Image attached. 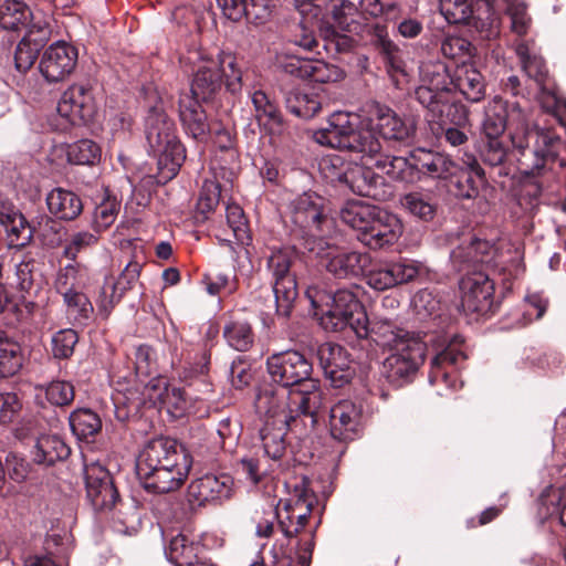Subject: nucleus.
<instances>
[{
	"label": "nucleus",
	"instance_id": "nucleus-25",
	"mask_svg": "<svg viewBox=\"0 0 566 566\" xmlns=\"http://www.w3.org/2000/svg\"><path fill=\"white\" fill-rule=\"evenodd\" d=\"M363 165L374 166L376 169L387 175L391 180L402 182L416 181V171L413 160L401 156H389L382 153V145L379 140V147L374 154H365L360 158Z\"/></svg>",
	"mask_w": 566,
	"mask_h": 566
},
{
	"label": "nucleus",
	"instance_id": "nucleus-49",
	"mask_svg": "<svg viewBox=\"0 0 566 566\" xmlns=\"http://www.w3.org/2000/svg\"><path fill=\"white\" fill-rule=\"evenodd\" d=\"M97 242L98 237L93 232L85 230L73 232L63 245L62 255L75 262L80 253L95 247Z\"/></svg>",
	"mask_w": 566,
	"mask_h": 566
},
{
	"label": "nucleus",
	"instance_id": "nucleus-62",
	"mask_svg": "<svg viewBox=\"0 0 566 566\" xmlns=\"http://www.w3.org/2000/svg\"><path fill=\"white\" fill-rule=\"evenodd\" d=\"M169 388L168 381L163 376H157L144 386V408L161 410V406Z\"/></svg>",
	"mask_w": 566,
	"mask_h": 566
},
{
	"label": "nucleus",
	"instance_id": "nucleus-10",
	"mask_svg": "<svg viewBox=\"0 0 566 566\" xmlns=\"http://www.w3.org/2000/svg\"><path fill=\"white\" fill-rule=\"evenodd\" d=\"M295 259L296 252L290 248L272 251L268 259V269L273 277L276 312L282 316L290 315L297 297L296 280L291 272Z\"/></svg>",
	"mask_w": 566,
	"mask_h": 566
},
{
	"label": "nucleus",
	"instance_id": "nucleus-23",
	"mask_svg": "<svg viewBox=\"0 0 566 566\" xmlns=\"http://www.w3.org/2000/svg\"><path fill=\"white\" fill-rule=\"evenodd\" d=\"M361 427V408L352 400H340L329 411V430L334 439L353 440Z\"/></svg>",
	"mask_w": 566,
	"mask_h": 566
},
{
	"label": "nucleus",
	"instance_id": "nucleus-37",
	"mask_svg": "<svg viewBox=\"0 0 566 566\" xmlns=\"http://www.w3.org/2000/svg\"><path fill=\"white\" fill-rule=\"evenodd\" d=\"M285 424L274 423L272 420L263 422V427L260 430V438L264 453L273 461L280 460L285 453Z\"/></svg>",
	"mask_w": 566,
	"mask_h": 566
},
{
	"label": "nucleus",
	"instance_id": "nucleus-30",
	"mask_svg": "<svg viewBox=\"0 0 566 566\" xmlns=\"http://www.w3.org/2000/svg\"><path fill=\"white\" fill-rule=\"evenodd\" d=\"M411 160H413L416 180L419 174L431 178H448L455 168V164L447 155L427 149H416L411 154Z\"/></svg>",
	"mask_w": 566,
	"mask_h": 566
},
{
	"label": "nucleus",
	"instance_id": "nucleus-59",
	"mask_svg": "<svg viewBox=\"0 0 566 566\" xmlns=\"http://www.w3.org/2000/svg\"><path fill=\"white\" fill-rule=\"evenodd\" d=\"M358 6L352 0H333L332 17L339 29L348 31L357 22Z\"/></svg>",
	"mask_w": 566,
	"mask_h": 566
},
{
	"label": "nucleus",
	"instance_id": "nucleus-44",
	"mask_svg": "<svg viewBox=\"0 0 566 566\" xmlns=\"http://www.w3.org/2000/svg\"><path fill=\"white\" fill-rule=\"evenodd\" d=\"M370 167V165L356 166L344 174V180L353 192L363 197L374 196L377 177Z\"/></svg>",
	"mask_w": 566,
	"mask_h": 566
},
{
	"label": "nucleus",
	"instance_id": "nucleus-31",
	"mask_svg": "<svg viewBox=\"0 0 566 566\" xmlns=\"http://www.w3.org/2000/svg\"><path fill=\"white\" fill-rule=\"evenodd\" d=\"M49 212L57 220L73 221L83 211L81 197L72 190L56 187L45 198Z\"/></svg>",
	"mask_w": 566,
	"mask_h": 566
},
{
	"label": "nucleus",
	"instance_id": "nucleus-51",
	"mask_svg": "<svg viewBox=\"0 0 566 566\" xmlns=\"http://www.w3.org/2000/svg\"><path fill=\"white\" fill-rule=\"evenodd\" d=\"M161 409L172 418H181L186 415L197 413L186 392L178 387H170L165 396Z\"/></svg>",
	"mask_w": 566,
	"mask_h": 566
},
{
	"label": "nucleus",
	"instance_id": "nucleus-43",
	"mask_svg": "<svg viewBox=\"0 0 566 566\" xmlns=\"http://www.w3.org/2000/svg\"><path fill=\"white\" fill-rule=\"evenodd\" d=\"M165 553L169 562L176 566H198L199 564L196 547L184 535L172 537Z\"/></svg>",
	"mask_w": 566,
	"mask_h": 566
},
{
	"label": "nucleus",
	"instance_id": "nucleus-18",
	"mask_svg": "<svg viewBox=\"0 0 566 566\" xmlns=\"http://www.w3.org/2000/svg\"><path fill=\"white\" fill-rule=\"evenodd\" d=\"M368 127L378 130L384 139L405 140L415 134L416 125L411 118L398 116L391 108L374 103L368 109Z\"/></svg>",
	"mask_w": 566,
	"mask_h": 566
},
{
	"label": "nucleus",
	"instance_id": "nucleus-8",
	"mask_svg": "<svg viewBox=\"0 0 566 566\" xmlns=\"http://www.w3.org/2000/svg\"><path fill=\"white\" fill-rule=\"evenodd\" d=\"M515 53L522 70L537 86L538 93L536 98L542 108L547 113H552L560 125H566V101L560 99L556 95L554 82L549 77L543 57L525 41H520L515 44Z\"/></svg>",
	"mask_w": 566,
	"mask_h": 566
},
{
	"label": "nucleus",
	"instance_id": "nucleus-39",
	"mask_svg": "<svg viewBox=\"0 0 566 566\" xmlns=\"http://www.w3.org/2000/svg\"><path fill=\"white\" fill-rule=\"evenodd\" d=\"M113 400L118 420L125 421L138 417L142 409V392L138 386L118 388Z\"/></svg>",
	"mask_w": 566,
	"mask_h": 566
},
{
	"label": "nucleus",
	"instance_id": "nucleus-41",
	"mask_svg": "<svg viewBox=\"0 0 566 566\" xmlns=\"http://www.w3.org/2000/svg\"><path fill=\"white\" fill-rule=\"evenodd\" d=\"M285 104L292 114L305 119L314 117L321 109L317 95L302 90L291 91L286 95Z\"/></svg>",
	"mask_w": 566,
	"mask_h": 566
},
{
	"label": "nucleus",
	"instance_id": "nucleus-26",
	"mask_svg": "<svg viewBox=\"0 0 566 566\" xmlns=\"http://www.w3.org/2000/svg\"><path fill=\"white\" fill-rule=\"evenodd\" d=\"M140 271V264L133 260L126 264L117 281L113 277L106 279L99 294V311L108 315L114 304L120 300L124 291L132 289L138 282Z\"/></svg>",
	"mask_w": 566,
	"mask_h": 566
},
{
	"label": "nucleus",
	"instance_id": "nucleus-1",
	"mask_svg": "<svg viewBox=\"0 0 566 566\" xmlns=\"http://www.w3.org/2000/svg\"><path fill=\"white\" fill-rule=\"evenodd\" d=\"M421 84L416 88L417 101L427 108L434 118L449 117L457 125L469 120L465 106L453 99L452 87L467 101L478 103L485 96V82L473 63L463 62L449 74L442 62H427L420 65Z\"/></svg>",
	"mask_w": 566,
	"mask_h": 566
},
{
	"label": "nucleus",
	"instance_id": "nucleus-6",
	"mask_svg": "<svg viewBox=\"0 0 566 566\" xmlns=\"http://www.w3.org/2000/svg\"><path fill=\"white\" fill-rule=\"evenodd\" d=\"M316 502V496L310 489V481L303 476L294 485L293 497L284 502L283 511L269 510L261 514L255 512L253 522L255 523V535L260 538H269L273 534L274 520L277 518L279 527L283 535L291 539L294 538L307 523V518Z\"/></svg>",
	"mask_w": 566,
	"mask_h": 566
},
{
	"label": "nucleus",
	"instance_id": "nucleus-20",
	"mask_svg": "<svg viewBox=\"0 0 566 566\" xmlns=\"http://www.w3.org/2000/svg\"><path fill=\"white\" fill-rule=\"evenodd\" d=\"M191 468V460L175 462L172 465L144 468V490L154 493L172 492L182 484Z\"/></svg>",
	"mask_w": 566,
	"mask_h": 566
},
{
	"label": "nucleus",
	"instance_id": "nucleus-56",
	"mask_svg": "<svg viewBox=\"0 0 566 566\" xmlns=\"http://www.w3.org/2000/svg\"><path fill=\"white\" fill-rule=\"evenodd\" d=\"M81 265L76 262H71L62 268L55 277L54 289L57 294L64 295L70 292L81 289L80 284Z\"/></svg>",
	"mask_w": 566,
	"mask_h": 566
},
{
	"label": "nucleus",
	"instance_id": "nucleus-15",
	"mask_svg": "<svg viewBox=\"0 0 566 566\" xmlns=\"http://www.w3.org/2000/svg\"><path fill=\"white\" fill-rule=\"evenodd\" d=\"M86 497L96 513H108L118 500V492L108 470L98 462L84 467Z\"/></svg>",
	"mask_w": 566,
	"mask_h": 566
},
{
	"label": "nucleus",
	"instance_id": "nucleus-34",
	"mask_svg": "<svg viewBox=\"0 0 566 566\" xmlns=\"http://www.w3.org/2000/svg\"><path fill=\"white\" fill-rule=\"evenodd\" d=\"M378 207L361 200L347 201L340 209L342 221L358 231V234L366 232L373 219L376 217Z\"/></svg>",
	"mask_w": 566,
	"mask_h": 566
},
{
	"label": "nucleus",
	"instance_id": "nucleus-58",
	"mask_svg": "<svg viewBox=\"0 0 566 566\" xmlns=\"http://www.w3.org/2000/svg\"><path fill=\"white\" fill-rule=\"evenodd\" d=\"M78 342L77 333L72 328L56 332L52 337V354L55 358L66 359L73 355Z\"/></svg>",
	"mask_w": 566,
	"mask_h": 566
},
{
	"label": "nucleus",
	"instance_id": "nucleus-7",
	"mask_svg": "<svg viewBox=\"0 0 566 566\" xmlns=\"http://www.w3.org/2000/svg\"><path fill=\"white\" fill-rule=\"evenodd\" d=\"M314 140L323 146L357 153L374 154L379 147V139L370 128H355L353 116L345 112L331 115L327 126L316 130Z\"/></svg>",
	"mask_w": 566,
	"mask_h": 566
},
{
	"label": "nucleus",
	"instance_id": "nucleus-54",
	"mask_svg": "<svg viewBox=\"0 0 566 566\" xmlns=\"http://www.w3.org/2000/svg\"><path fill=\"white\" fill-rule=\"evenodd\" d=\"M535 137L534 154L544 160H555L557 158L556 146L560 138L548 129L532 130L530 139Z\"/></svg>",
	"mask_w": 566,
	"mask_h": 566
},
{
	"label": "nucleus",
	"instance_id": "nucleus-19",
	"mask_svg": "<svg viewBox=\"0 0 566 566\" xmlns=\"http://www.w3.org/2000/svg\"><path fill=\"white\" fill-rule=\"evenodd\" d=\"M322 201L319 196L308 192L294 200V221L308 229L307 239L323 238L332 228V220L322 212Z\"/></svg>",
	"mask_w": 566,
	"mask_h": 566
},
{
	"label": "nucleus",
	"instance_id": "nucleus-27",
	"mask_svg": "<svg viewBox=\"0 0 566 566\" xmlns=\"http://www.w3.org/2000/svg\"><path fill=\"white\" fill-rule=\"evenodd\" d=\"M185 460H191L186 450L176 440L158 437L144 446V468H156Z\"/></svg>",
	"mask_w": 566,
	"mask_h": 566
},
{
	"label": "nucleus",
	"instance_id": "nucleus-61",
	"mask_svg": "<svg viewBox=\"0 0 566 566\" xmlns=\"http://www.w3.org/2000/svg\"><path fill=\"white\" fill-rule=\"evenodd\" d=\"M119 203L115 199L107 198L96 206L93 217V228L101 232L111 227L118 214Z\"/></svg>",
	"mask_w": 566,
	"mask_h": 566
},
{
	"label": "nucleus",
	"instance_id": "nucleus-38",
	"mask_svg": "<svg viewBox=\"0 0 566 566\" xmlns=\"http://www.w3.org/2000/svg\"><path fill=\"white\" fill-rule=\"evenodd\" d=\"M30 8L18 0H7L0 7V27L6 30L19 31L25 28L32 18Z\"/></svg>",
	"mask_w": 566,
	"mask_h": 566
},
{
	"label": "nucleus",
	"instance_id": "nucleus-47",
	"mask_svg": "<svg viewBox=\"0 0 566 566\" xmlns=\"http://www.w3.org/2000/svg\"><path fill=\"white\" fill-rule=\"evenodd\" d=\"M401 206L412 216L424 221L432 220L436 213V205L428 193L409 192L401 200Z\"/></svg>",
	"mask_w": 566,
	"mask_h": 566
},
{
	"label": "nucleus",
	"instance_id": "nucleus-11",
	"mask_svg": "<svg viewBox=\"0 0 566 566\" xmlns=\"http://www.w3.org/2000/svg\"><path fill=\"white\" fill-rule=\"evenodd\" d=\"M296 406L286 417L285 430L297 439L308 438L317 423V412L323 406V389L319 381L305 382V391L295 394Z\"/></svg>",
	"mask_w": 566,
	"mask_h": 566
},
{
	"label": "nucleus",
	"instance_id": "nucleus-55",
	"mask_svg": "<svg viewBox=\"0 0 566 566\" xmlns=\"http://www.w3.org/2000/svg\"><path fill=\"white\" fill-rule=\"evenodd\" d=\"M307 73L306 78L318 83L337 82L344 77V72L338 66L318 59H310Z\"/></svg>",
	"mask_w": 566,
	"mask_h": 566
},
{
	"label": "nucleus",
	"instance_id": "nucleus-9",
	"mask_svg": "<svg viewBox=\"0 0 566 566\" xmlns=\"http://www.w3.org/2000/svg\"><path fill=\"white\" fill-rule=\"evenodd\" d=\"M307 250L325 262L333 275L345 279L360 275L370 262L367 253L346 251L323 238L306 239Z\"/></svg>",
	"mask_w": 566,
	"mask_h": 566
},
{
	"label": "nucleus",
	"instance_id": "nucleus-21",
	"mask_svg": "<svg viewBox=\"0 0 566 566\" xmlns=\"http://www.w3.org/2000/svg\"><path fill=\"white\" fill-rule=\"evenodd\" d=\"M319 365L334 387H342L350 381L354 370L347 350L340 345L325 343L318 348Z\"/></svg>",
	"mask_w": 566,
	"mask_h": 566
},
{
	"label": "nucleus",
	"instance_id": "nucleus-28",
	"mask_svg": "<svg viewBox=\"0 0 566 566\" xmlns=\"http://www.w3.org/2000/svg\"><path fill=\"white\" fill-rule=\"evenodd\" d=\"M467 359V355L453 343L437 354L431 360L429 380L431 384L442 382L449 388H455L453 373Z\"/></svg>",
	"mask_w": 566,
	"mask_h": 566
},
{
	"label": "nucleus",
	"instance_id": "nucleus-60",
	"mask_svg": "<svg viewBox=\"0 0 566 566\" xmlns=\"http://www.w3.org/2000/svg\"><path fill=\"white\" fill-rule=\"evenodd\" d=\"M226 218L234 239L242 244L248 242L250 240L248 234V221L242 208L237 203H229L226 208Z\"/></svg>",
	"mask_w": 566,
	"mask_h": 566
},
{
	"label": "nucleus",
	"instance_id": "nucleus-12",
	"mask_svg": "<svg viewBox=\"0 0 566 566\" xmlns=\"http://www.w3.org/2000/svg\"><path fill=\"white\" fill-rule=\"evenodd\" d=\"M266 368L272 380L289 389L303 387L304 382L317 381L311 378L312 363L296 350H286L270 356Z\"/></svg>",
	"mask_w": 566,
	"mask_h": 566
},
{
	"label": "nucleus",
	"instance_id": "nucleus-16",
	"mask_svg": "<svg viewBox=\"0 0 566 566\" xmlns=\"http://www.w3.org/2000/svg\"><path fill=\"white\" fill-rule=\"evenodd\" d=\"M233 485V479L228 474H206L188 485L187 501L192 509L222 502L232 496Z\"/></svg>",
	"mask_w": 566,
	"mask_h": 566
},
{
	"label": "nucleus",
	"instance_id": "nucleus-42",
	"mask_svg": "<svg viewBox=\"0 0 566 566\" xmlns=\"http://www.w3.org/2000/svg\"><path fill=\"white\" fill-rule=\"evenodd\" d=\"M505 125V101L494 97L485 109L482 129L485 138L502 137Z\"/></svg>",
	"mask_w": 566,
	"mask_h": 566
},
{
	"label": "nucleus",
	"instance_id": "nucleus-50",
	"mask_svg": "<svg viewBox=\"0 0 566 566\" xmlns=\"http://www.w3.org/2000/svg\"><path fill=\"white\" fill-rule=\"evenodd\" d=\"M22 366V355L17 343L0 339V377H10Z\"/></svg>",
	"mask_w": 566,
	"mask_h": 566
},
{
	"label": "nucleus",
	"instance_id": "nucleus-2",
	"mask_svg": "<svg viewBox=\"0 0 566 566\" xmlns=\"http://www.w3.org/2000/svg\"><path fill=\"white\" fill-rule=\"evenodd\" d=\"M167 99L157 87L144 88V135L148 145L149 170L156 168V175H149L158 184L171 180L186 159V150L175 135V124L166 113Z\"/></svg>",
	"mask_w": 566,
	"mask_h": 566
},
{
	"label": "nucleus",
	"instance_id": "nucleus-36",
	"mask_svg": "<svg viewBox=\"0 0 566 566\" xmlns=\"http://www.w3.org/2000/svg\"><path fill=\"white\" fill-rule=\"evenodd\" d=\"M218 70L221 74V84L224 83L231 93H238L242 88L243 62L230 52H221L217 60Z\"/></svg>",
	"mask_w": 566,
	"mask_h": 566
},
{
	"label": "nucleus",
	"instance_id": "nucleus-4",
	"mask_svg": "<svg viewBox=\"0 0 566 566\" xmlns=\"http://www.w3.org/2000/svg\"><path fill=\"white\" fill-rule=\"evenodd\" d=\"M306 296L319 316L321 326L328 332L353 331L359 338L370 333L369 322L364 306L352 289H339L327 292L312 285L306 290Z\"/></svg>",
	"mask_w": 566,
	"mask_h": 566
},
{
	"label": "nucleus",
	"instance_id": "nucleus-46",
	"mask_svg": "<svg viewBox=\"0 0 566 566\" xmlns=\"http://www.w3.org/2000/svg\"><path fill=\"white\" fill-rule=\"evenodd\" d=\"M505 14L510 19V29L517 36H524L532 27V18L523 0H504Z\"/></svg>",
	"mask_w": 566,
	"mask_h": 566
},
{
	"label": "nucleus",
	"instance_id": "nucleus-48",
	"mask_svg": "<svg viewBox=\"0 0 566 566\" xmlns=\"http://www.w3.org/2000/svg\"><path fill=\"white\" fill-rule=\"evenodd\" d=\"M101 158L99 146L91 139H81L69 146L67 159L75 165H95Z\"/></svg>",
	"mask_w": 566,
	"mask_h": 566
},
{
	"label": "nucleus",
	"instance_id": "nucleus-13",
	"mask_svg": "<svg viewBox=\"0 0 566 566\" xmlns=\"http://www.w3.org/2000/svg\"><path fill=\"white\" fill-rule=\"evenodd\" d=\"M56 111L72 126H81L93 120L97 104L90 85L75 83L61 95Z\"/></svg>",
	"mask_w": 566,
	"mask_h": 566
},
{
	"label": "nucleus",
	"instance_id": "nucleus-22",
	"mask_svg": "<svg viewBox=\"0 0 566 566\" xmlns=\"http://www.w3.org/2000/svg\"><path fill=\"white\" fill-rule=\"evenodd\" d=\"M402 234V223L397 216L379 209L366 232L358 240L370 249H381L398 241Z\"/></svg>",
	"mask_w": 566,
	"mask_h": 566
},
{
	"label": "nucleus",
	"instance_id": "nucleus-5",
	"mask_svg": "<svg viewBox=\"0 0 566 566\" xmlns=\"http://www.w3.org/2000/svg\"><path fill=\"white\" fill-rule=\"evenodd\" d=\"M489 248L486 241L470 237L451 251L453 266L460 272L467 271L460 281L461 305L465 312L483 313L491 307L494 286L479 269V264L485 262Z\"/></svg>",
	"mask_w": 566,
	"mask_h": 566
},
{
	"label": "nucleus",
	"instance_id": "nucleus-52",
	"mask_svg": "<svg viewBox=\"0 0 566 566\" xmlns=\"http://www.w3.org/2000/svg\"><path fill=\"white\" fill-rule=\"evenodd\" d=\"M224 338L228 344L239 352L248 350L253 343L251 327L244 322H231L224 326Z\"/></svg>",
	"mask_w": 566,
	"mask_h": 566
},
{
	"label": "nucleus",
	"instance_id": "nucleus-40",
	"mask_svg": "<svg viewBox=\"0 0 566 566\" xmlns=\"http://www.w3.org/2000/svg\"><path fill=\"white\" fill-rule=\"evenodd\" d=\"M69 422L73 434L78 440L94 437L102 429L98 415L87 408L74 410L69 417Z\"/></svg>",
	"mask_w": 566,
	"mask_h": 566
},
{
	"label": "nucleus",
	"instance_id": "nucleus-14",
	"mask_svg": "<svg viewBox=\"0 0 566 566\" xmlns=\"http://www.w3.org/2000/svg\"><path fill=\"white\" fill-rule=\"evenodd\" d=\"M305 384L300 388H285L266 385L261 388L255 398L256 411L263 417V422L286 424V417L296 406L295 394H303Z\"/></svg>",
	"mask_w": 566,
	"mask_h": 566
},
{
	"label": "nucleus",
	"instance_id": "nucleus-32",
	"mask_svg": "<svg viewBox=\"0 0 566 566\" xmlns=\"http://www.w3.org/2000/svg\"><path fill=\"white\" fill-rule=\"evenodd\" d=\"M221 88V74L214 60H205L198 66L191 83L190 95L207 101Z\"/></svg>",
	"mask_w": 566,
	"mask_h": 566
},
{
	"label": "nucleus",
	"instance_id": "nucleus-45",
	"mask_svg": "<svg viewBox=\"0 0 566 566\" xmlns=\"http://www.w3.org/2000/svg\"><path fill=\"white\" fill-rule=\"evenodd\" d=\"M61 296L70 319L82 324L90 318L93 313V305L81 289Z\"/></svg>",
	"mask_w": 566,
	"mask_h": 566
},
{
	"label": "nucleus",
	"instance_id": "nucleus-53",
	"mask_svg": "<svg viewBox=\"0 0 566 566\" xmlns=\"http://www.w3.org/2000/svg\"><path fill=\"white\" fill-rule=\"evenodd\" d=\"M484 181V171H461L454 184V195L461 199H473Z\"/></svg>",
	"mask_w": 566,
	"mask_h": 566
},
{
	"label": "nucleus",
	"instance_id": "nucleus-29",
	"mask_svg": "<svg viewBox=\"0 0 566 566\" xmlns=\"http://www.w3.org/2000/svg\"><path fill=\"white\" fill-rule=\"evenodd\" d=\"M250 99L258 125L266 134H279L282 130L283 117L276 102L262 90L250 92Z\"/></svg>",
	"mask_w": 566,
	"mask_h": 566
},
{
	"label": "nucleus",
	"instance_id": "nucleus-3",
	"mask_svg": "<svg viewBox=\"0 0 566 566\" xmlns=\"http://www.w3.org/2000/svg\"><path fill=\"white\" fill-rule=\"evenodd\" d=\"M370 335L377 345L390 352L382 363V375L396 386L409 381L424 360L426 343L419 335L387 321L374 323Z\"/></svg>",
	"mask_w": 566,
	"mask_h": 566
},
{
	"label": "nucleus",
	"instance_id": "nucleus-24",
	"mask_svg": "<svg viewBox=\"0 0 566 566\" xmlns=\"http://www.w3.org/2000/svg\"><path fill=\"white\" fill-rule=\"evenodd\" d=\"M178 111L186 134L200 143H206L211 128L199 99L188 93L181 94Z\"/></svg>",
	"mask_w": 566,
	"mask_h": 566
},
{
	"label": "nucleus",
	"instance_id": "nucleus-33",
	"mask_svg": "<svg viewBox=\"0 0 566 566\" xmlns=\"http://www.w3.org/2000/svg\"><path fill=\"white\" fill-rule=\"evenodd\" d=\"M505 125L510 129L512 145L524 150L530 144V124L526 112L515 102L505 101Z\"/></svg>",
	"mask_w": 566,
	"mask_h": 566
},
{
	"label": "nucleus",
	"instance_id": "nucleus-64",
	"mask_svg": "<svg viewBox=\"0 0 566 566\" xmlns=\"http://www.w3.org/2000/svg\"><path fill=\"white\" fill-rule=\"evenodd\" d=\"M388 263L396 285L413 281L422 270V264L419 261L407 258Z\"/></svg>",
	"mask_w": 566,
	"mask_h": 566
},
{
	"label": "nucleus",
	"instance_id": "nucleus-35",
	"mask_svg": "<svg viewBox=\"0 0 566 566\" xmlns=\"http://www.w3.org/2000/svg\"><path fill=\"white\" fill-rule=\"evenodd\" d=\"M71 453L70 447L55 434H44L38 438L34 447V461L51 465L56 461L65 460Z\"/></svg>",
	"mask_w": 566,
	"mask_h": 566
},
{
	"label": "nucleus",
	"instance_id": "nucleus-17",
	"mask_svg": "<svg viewBox=\"0 0 566 566\" xmlns=\"http://www.w3.org/2000/svg\"><path fill=\"white\" fill-rule=\"evenodd\" d=\"M76 63V49L64 41H57L44 51L39 69L49 83H56L65 80L74 71Z\"/></svg>",
	"mask_w": 566,
	"mask_h": 566
},
{
	"label": "nucleus",
	"instance_id": "nucleus-63",
	"mask_svg": "<svg viewBox=\"0 0 566 566\" xmlns=\"http://www.w3.org/2000/svg\"><path fill=\"white\" fill-rule=\"evenodd\" d=\"M27 27L29 28L23 39L42 49L48 43L52 34L49 19L32 14Z\"/></svg>",
	"mask_w": 566,
	"mask_h": 566
},
{
	"label": "nucleus",
	"instance_id": "nucleus-57",
	"mask_svg": "<svg viewBox=\"0 0 566 566\" xmlns=\"http://www.w3.org/2000/svg\"><path fill=\"white\" fill-rule=\"evenodd\" d=\"M411 303L415 313L421 319L438 315L441 308L440 300L432 291L428 289L420 290L419 292H417L416 295L412 297Z\"/></svg>",
	"mask_w": 566,
	"mask_h": 566
}]
</instances>
